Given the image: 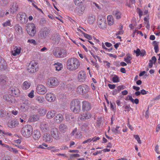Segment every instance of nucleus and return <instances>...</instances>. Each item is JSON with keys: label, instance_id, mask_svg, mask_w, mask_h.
Here are the masks:
<instances>
[{"label": "nucleus", "instance_id": "nucleus-9", "mask_svg": "<svg viewBox=\"0 0 160 160\" xmlns=\"http://www.w3.org/2000/svg\"><path fill=\"white\" fill-rule=\"evenodd\" d=\"M38 65L36 62H32L29 64L27 68L28 71L31 73H34L36 72Z\"/></svg>", "mask_w": 160, "mask_h": 160}, {"label": "nucleus", "instance_id": "nucleus-50", "mask_svg": "<svg viewBox=\"0 0 160 160\" xmlns=\"http://www.w3.org/2000/svg\"><path fill=\"white\" fill-rule=\"evenodd\" d=\"M112 81L114 82H119V79L118 76H115L112 78Z\"/></svg>", "mask_w": 160, "mask_h": 160}, {"label": "nucleus", "instance_id": "nucleus-57", "mask_svg": "<svg viewBox=\"0 0 160 160\" xmlns=\"http://www.w3.org/2000/svg\"><path fill=\"white\" fill-rule=\"evenodd\" d=\"M91 62L92 63L93 65L95 66V67L97 68V69H98L99 67L98 65V64L96 62H94L92 60H91Z\"/></svg>", "mask_w": 160, "mask_h": 160}, {"label": "nucleus", "instance_id": "nucleus-18", "mask_svg": "<svg viewBox=\"0 0 160 160\" xmlns=\"http://www.w3.org/2000/svg\"><path fill=\"white\" fill-rule=\"evenodd\" d=\"M40 127L41 130L43 132H47L49 129L48 123L45 122L41 123Z\"/></svg>", "mask_w": 160, "mask_h": 160}, {"label": "nucleus", "instance_id": "nucleus-49", "mask_svg": "<svg viewBox=\"0 0 160 160\" xmlns=\"http://www.w3.org/2000/svg\"><path fill=\"white\" fill-rule=\"evenodd\" d=\"M8 0H0V4L2 6H5L8 4Z\"/></svg>", "mask_w": 160, "mask_h": 160}, {"label": "nucleus", "instance_id": "nucleus-3", "mask_svg": "<svg viewBox=\"0 0 160 160\" xmlns=\"http://www.w3.org/2000/svg\"><path fill=\"white\" fill-rule=\"evenodd\" d=\"M32 132V127L30 125H25L22 127L21 130L22 135L27 138H28L31 136Z\"/></svg>", "mask_w": 160, "mask_h": 160}, {"label": "nucleus", "instance_id": "nucleus-64", "mask_svg": "<svg viewBox=\"0 0 160 160\" xmlns=\"http://www.w3.org/2000/svg\"><path fill=\"white\" fill-rule=\"evenodd\" d=\"M68 147L67 146L64 145L61 146L60 148V150H67L68 149Z\"/></svg>", "mask_w": 160, "mask_h": 160}, {"label": "nucleus", "instance_id": "nucleus-36", "mask_svg": "<svg viewBox=\"0 0 160 160\" xmlns=\"http://www.w3.org/2000/svg\"><path fill=\"white\" fill-rule=\"evenodd\" d=\"M53 65L54 66L56 70L58 71L61 70L63 67L62 64L58 62L55 63L53 64Z\"/></svg>", "mask_w": 160, "mask_h": 160}, {"label": "nucleus", "instance_id": "nucleus-58", "mask_svg": "<svg viewBox=\"0 0 160 160\" xmlns=\"http://www.w3.org/2000/svg\"><path fill=\"white\" fill-rule=\"evenodd\" d=\"M48 146V145L45 143H42V145L39 146L38 148H40L44 149V147H47Z\"/></svg>", "mask_w": 160, "mask_h": 160}, {"label": "nucleus", "instance_id": "nucleus-31", "mask_svg": "<svg viewBox=\"0 0 160 160\" xmlns=\"http://www.w3.org/2000/svg\"><path fill=\"white\" fill-rule=\"evenodd\" d=\"M56 112L53 110H51L48 111L47 115V118L48 119L52 118L55 116Z\"/></svg>", "mask_w": 160, "mask_h": 160}, {"label": "nucleus", "instance_id": "nucleus-14", "mask_svg": "<svg viewBox=\"0 0 160 160\" xmlns=\"http://www.w3.org/2000/svg\"><path fill=\"white\" fill-rule=\"evenodd\" d=\"M3 101L7 104H10L12 102L13 97L9 94H6L3 96Z\"/></svg>", "mask_w": 160, "mask_h": 160}, {"label": "nucleus", "instance_id": "nucleus-35", "mask_svg": "<svg viewBox=\"0 0 160 160\" xmlns=\"http://www.w3.org/2000/svg\"><path fill=\"white\" fill-rule=\"evenodd\" d=\"M95 20V16L92 14L90 15L89 16L87 21L88 23L92 24L93 23Z\"/></svg>", "mask_w": 160, "mask_h": 160}, {"label": "nucleus", "instance_id": "nucleus-12", "mask_svg": "<svg viewBox=\"0 0 160 160\" xmlns=\"http://www.w3.org/2000/svg\"><path fill=\"white\" fill-rule=\"evenodd\" d=\"M36 92L39 94H44L47 91L46 88L42 84L38 85L36 87Z\"/></svg>", "mask_w": 160, "mask_h": 160}, {"label": "nucleus", "instance_id": "nucleus-59", "mask_svg": "<svg viewBox=\"0 0 160 160\" xmlns=\"http://www.w3.org/2000/svg\"><path fill=\"white\" fill-rule=\"evenodd\" d=\"M83 34L84 37L90 40L91 38V36L90 35L84 33H83Z\"/></svg>", "mask_w": 160, "mask_h": 160}, {"label": "nucleus", "instance_id": "nucleus-7", "mask_svg": "<svg viewBox=\"0 0 160 160\" xmlns=\"http://www.w3.org/2000/svg\"><path fill=\"white\" fill-rule=\"evenodd\" d=\"M89 90V87L86 85L82 84L79 86L77 89V92L80 94H84L88 92Z\"/></svg>", "mask_w": 160, "mask_h": 160}, {"label": "nucleus", "instance_id": "nucleus-26", "mask_svg": "<svg viewBox=\"0 0 160 160\" xmlns=\"http://www.w3.org/2000/svg\"><path fill=\"white\" fill-rule=\"evenodd\" d=\"M29 102H25L21 105L20 108V110L23 112L27 111L29 108Z\"/></svg>", "mask_w": 160, "mask_h": 160}, {"label": "nucleus", "instance_id": "nucleus-22", "mask_svg": "<svg viewBox=\"0 0 160 160\" xmlns=\"http://www.w3.org/2000/svg\"><path fill=\"white\" fill-rule=\"evenodd\" d=\"M9 90L11 92V93L13 96H18L19 94L20 91L17 87H11Z\"/></svg>", "mask_w": 160, "mask_h": 160}, {"label": "nucleus", "instance_id": "nucleus-27", "mask_svg": "<svg viewBox=\"0 0 160 160\" xmlns=\"http://www.w3.org/2000/svg\"><path fill=\"white\" fill-rule=\"evenodd\" d=\"M43 140L48 142H51L53 139L50 135L48 133H46L43 136Z\"/></svg>", "mask_w": 160, "mask_h": 160}, {"label": "nucleus", "instance_id": "nucleus-19", "mask_svg": "<svg viewBox=\"0 0 160 160\" xmlns=\"http://www.w3.org/2000/svg\"><path fill=\"white\" fill-rule=\"evenodd\" d=\"M82 109L83 111H88L90 110L91 108V104L87 101L82 102Z\"/></svg>", "mask_w": 160, "mask_h": 160}, {"label": "nucleus", "instance_id": "nucleus-13", "mask_svg": "<svg viewBox=\"0 0 160 160\" xmlns=\"http://www.w3.org/2000/svg\"><path fill=\"white\" fill-rule=\"evenodd\" d=\"M86 78V75L85 72L83 71H80L78 76V82H83L85 80Z\"/></svg>", "mask_w": 160, "mask_h": 160}, {"label": "nucleus", "instance_id": "nucleus-52", "mask_svg": "<svg viewBox=\"0 0 160 160\" xmlns=\"http://www.w3.org/2000/svg\"><path fill=\"white\" fill-rule=\"evenodd\" d=\"M34 92L33 90H32L31 92L28 94V96L30 98H32L34 97Z\"/></svg>", "mask_w": 160, "mask_h": 160}, {"label": "nucleus", "instance_id": "nucleus-20", "mask_svg": "<svg viewBox=\"0 0 160 160\" xmlns=\"http://www.w3.org/2000/svg\"><path fill=\"white\" fill-rule=\"evenodd\" d=\"M63 119L62 115L60 114H57L53 118L54 122L57 123H60L62 122Z\"/></svg>", "mask_w": 160, "mask_h": 160}, {"label": "nucleus", "instance_id": "nucleus-38", "mask_svg": "<svg viewBox=\"0 0 160 160\" xmlns=\"http://www.w3.org/2000/svg\"><path fill=\"white\" fill-rule=\"evenodd\" d=\"M113 15L116 17L117 19H119L121 18V13L117 10H114L113 12Z\"/></svg>", "mask_w": 160, "mask_h": 160}, {"label": "nucleus", "instance_id": "nucleus-54", "mask_svg": "<svg viewBox=\"0 0 160 160\" xmlns=\"http://www.w3.org/2000/svg\"><path fill=\"white\" fill-rule=\"evenodd\" d=\"M80 157V155L78 154H73L70 155V158L72 159L73 158L78 157Z\"/></svg>", "mask_w": 160, "mask_h": 160}, {"label": "nucleus", "instance_id": "nucleus-45", "mask_svg": "<svg viewBox=\"0 0 160 160\" xmlns=\"http://www.w3.org/2000/svg\"><path fill=\"white\" fill-rule=\"evenodd\" d=\"M83 1L84 0H73L75 5L77 6H80Z\"/></svg>", "mask_w": 160, "mask_h": 160}, {"label": "nucleus", "instance_id": "nucleus-28", "mask_svg": "<svg viewBox=\"0 0 160 160\" xmlns=\"http://www.w3.org/2000/svg\"><path fill=\"white\" fill-rule=\"evenodd\" d=\"M59 129L60 132L64 133L67 131L68 128L66 125L62 123L59 125Z\"/></svg>", "mask_w": 160, "mask_h": 160}, {"label": "nucleus", "instance_id": "nucleus-60", "mask_svg": "<svg viewBox=\"0 0 160 160\" xmlns=\"http://www.w3.org/2000/svg\"><path fill=\"white\" fill-rule=\"evenodd\" d=\"M125 86L123 85H121L120 86H118L117 89L118 91H120L121 89H123L125 88Z\"/></svg>", "mask_w": 160, "mask_h": 160}, {"label": "nucleus", "instance_id": "nucleus-6", "mask_svg": "<svg viewBox=\"0 0 160 160\" xmlns=\"http://www.w3.org/2000/svg\"><path fill=\"white\" fill-rule=\"evenodd\" d=\"M47 86L50 88L57 87L59 84L58 79L56 78H48L46 83Z\"/></svg>", "mask_w": 160, "mask_h": 160}, {"label": "nucleus", "instance_id": "nucleus-2", "mask_svg": "<svg viewBox=\"0 0 160 160\" xmlns=\"http://www.w3.org/2000/svg\"><path fill=\"white\" fill-rule=\"evenodd\" d=\"M71 110L75 114L79 113L81 110L80 102L78 99L72 100L70 104Z\"/></svg>", "mask_w": 160, "mask_h": 160}, {"label": "nucleus", "instance_id": "nucleus-30", "mask_svg": "<svg viewBox=\"0 0 160 160\" xmlns=\"http://www.w3.org/2000/svg\"><path fill=\"white\" fill-rule=\"evenodd\" d=\"M51 39L55 42H59L60 39V35L58 33H54L52 35Z\"/></svg>", "mask_w": 160, "mask_h": 160}, {"label": "nucleus", "instance_id": "nucleus-5", "mask_svg": "<svg viewBox=\"0 0 160 160\" xmlns=\"http://www.w3.org/2000/svg\"><path fill=\"white\" fill-rule=\"evenodd\" d=\"M53 54L57 58H64L66 56L67 52L64 49L56 48L53 51Z\"/></svg>", "mask_w": 160, "mask_h": 160}, {"label": "nucleus", "instance_id": "nucleus-24", "mask_svg": "<svg viewBox=\"0 0 160 160\" xmlns=\"http://www.w3.org/2000/svg\"><path fill=\"white\" fill-rule=\"evenodd\" d=\"M88 123L87 122L83 123L82 125L80 126L81 130L85 132H88L89 128L88 126Z\"/></svg>", "mask_w": 160, "mask_h": 160}, {"label": "nucleus", "instance_id": "nucleus-56", "mask_svg": "<svg viewBox=\"0 0 160 160\" xmlns=\"http://www.w3.org/2000/svg\"><path fill=\"white\" fill-rule=\"evenodd\" d=\"M2 160H11V157L8 155H5L3 157Z\"/></svg>", "mask_w": 160, "mask_h": 160}, {"label": "nucleus", "instance_id": "nucleus-55", "mask_svg": "<svg viewBox=\"0 0 160 160\" xmlns=\"http://www.w3.org/2000/svg\"><path fill=\"white\" fill-rule=\"evenodd\" d=\"M119 128V126H116V127L115 128H113L112 129V132L115 133H118L119 132V130H118V128Z\"/></svg>", "mask_w": 160, "mask_h": 160}, {"label": "nucleus", "instance_id": "nucleus-63", "mask_svg": "<svg viewBox=\"0 0 160 160\" xmlns=\"http://www.w3.org/2000/svg\"><path fill=\"white\" fill-rule=\"evenodd\" d=\"M92 139H91V138H89L87 140L84 141L82 142V143L83 144H85L87 143L90 142H91L92 141Z\"/></svg>", "mask_w": 160, "mask_h": 160}, {"label": "nucleus", "instance_id": "nucleus-42", "mask_svg": "<svg viewBox=\"0 0 160 160\" xmlns=\"http://www.w3.org/2000/svg\"><path fill=\"white\" fill-rule=\"evenodd\" d=\"M38 119L39 118L37 115H33L31 116L29 120L31 122H33L38 121Z\"/></svg>", "mask_w": 160, "mask_h": 160}, {"label": "nucleus", "instance_id": "nucleus-15", "mask_svg": "<svg viewBox=\"0 0 160 160\" xmlns=\"http://www.w3.org/2000/svg\"><path fill=\"white\" fill-rule=\"evenodd\" d=\"M92 117V115L88 112L81 114L79 116V118L82 121L89 119Z\"/></svg>", "mask_w": 160, "mask_h": 160}, {"label": "nucleus", "instance_id": "nucleus-16", "mask_svg": "<svg viewBox=\"0 0 160 160\" xmlns=\"http://www.w3.org/2000/svg\"><path fill=\"white\" fill-rule=\"evenodd\" d=\"M45 98L48 102H52L55 101L56 97L52 93L48 92L46 94Z\"/></svg>", "mask_w": 160, "mask_h": 160}, {"label": "nucleus", "instance_id": "nucleus-10", "mask_svg": "<svg viewBox=\"0 0 160 160\" xmlns=\"http://www.w3.org/2000/svg\"><path fill=\"white\" fill-rule=\"evenodd\" d=\"M51 134L54 139L58 140L60 139V133L57 128H54L51 129Z\"/></svg>", "mask_w": 160, "mask_h": 160}, {"label": "nucleus", "instance_id": "nucleus-51", "mask_svg": "<svg viewBox=\"0 0 160 160\" xmlns=\"http://www.w3.org/2000/svg\"><path fill=\"white\" fill-rule=\"evenodd\" d=\"M134 138L135 139L137 140L138 143L139 144H141L142 143L141 141V140L139 136L138 135H134Z\"/></svg>", "mask_w": 160, "mask_h": 160}, {"label": "nucleus", "instance_id": "nucleus-29", "mask_svg": "<svg viewBox=\"0 0 160 160\" xmlns=\"http://www.w3.org/2000/svg\"><path fill=\"white\" fill-rule=\"evenodd\" d=\"M18 124V122L16 120L9 121L8 122V126L10 128H13L17 126Z\"/></svg>", "mask_w": 160, "mask_h": 160}, {"label": "nucleus", "instance_id": "nucleus-33", "mask_svg": "<svg viewBox=\"0 0 160 160\" xmlns=\"http://www.w3.org/2000/svg\"><path fill=\"white\" fill-rule=\"evenodd\" d=\"M31 85V82L29 81L24 82L22 85V88L23 90H26L29 88Z\"/></svg>", "mask_w": 160, "mask_h": 160}, {"label": "nucleus", "instance_id": "nucleus-11", "mask_svg": "<svg viewBox=\"0 0 160 160\" xmlns=\"http://www.w3.org/2000/svg\"><path fill=\"white\" fill-rule=\"evenodd\" d=\"M98 21V26L101 28L104 29L107 26L106 20V19L102 16L99 17Z\"/></svg>", "mask_w": 160, "mask_h": 160}, {"label": "nucleus", "instance_id": "nucleus-23", "mask_svg": "<svg viewBox=\"0 0 160 160\" xmlns=\"http://www.w3.org/2000/svg\"><path fill=\"white\" fill-rule=\"evenodd\" d=\"M6 62L2 58L0 57V69L2 70H5L7 68Z\"/></svg>", "mask_w": 160, "mask_h": 160}, {"label": "nucleus", "instance_id": "nucleus-17", "mask_svg": "<svg viewBox=\"0 0 160 160\" xmlns=\"http://www.w3.org/2000/svg\"><path fill=\"white\" fill-rule=\"evenodd\" d=\"M49 33V32L48 30L45 28L39 32V35L41 39H44L48 36Z\"/></svg>", "mask_w": 160, "mask_h": 160}, {"label": "nucleus", "instance_id": "nucleus-41", "mask_svg": "<svg viewBox=\"0 0 160 160\" xmlns=\"http://www.w3.org/2000/svg\"><path fill=\"white\" fill-rule=\"evenodd\" d=\"M107 20L108 24L110 25L113 24L114 21L111 15H108L107 17Z\"/></svg>", "mask_w": 160, "mask_h": 160}, {"label": "nucleus", "instance_id": "nucleus-62", "mask_svg": "<svg viewBox=\"0 0 160 160\" xmlns=\"http://www.w3.org/2000/svg\"><path fill=\"white\" fill-rule=\"evenodd\" d=\"M28 42H30L33 44L34 45L36 44V42L35 41L34 39H29L28 41Z\"/></svg>", "mask_w": 160, "mask_h": 160}, {"label": "nucleus", "instance_id": "nucleus-25", "mask_svg": "<svg viewBox=\"0 0 160 160\" xmlns=\"http://www.w3.org/2000/svg\"><path fill=\"white\" fill-rule=\"evenodd\" d=\"M21 50V47L15 46L13 48V50L12 51L11 53L13 56H16L18 55L20 53Z\"/></svg>", "mask_w": 160, "mask_h": 160}, {"label": "nucleus", "instance_id": "nucleus-37", "mask_svg": "<svg viewBox=\"0 0 160 160\" xmlns=\"http://www.w3.org/2000/svg\"><path fill=\"white\" fill-rule=\"evenodd\" d=\"M6 77L4 75H0V85H3L6 82Z\"/></svg>", "mask_w": 160, "mask_h": 160}, {"label": "nucleus", "instance_id": "nucleus-1", "mask_svg": "<svg viewBox=\"0 0 160 160\" xmlns=\"http://www.w3.org/2000/svg\"><path fill=\"white\" fill-rule=\"evenodd\" d=\"M66 65L68 69L73 71L77 70L80 67V62L77 58H71L68 59Z\"/></svg>", "mask_w": 160, "mask_h": 160}, {"label": "nucleus", "instance_id": "nucleus-48", "mask_svg": "<svg viewBox=\"0 0 160 160\" xmlns=\"http://www.w3.org/2000/svg\"><path fill=\"white\" fill-rule=\"evenodd\" d=\"M3 26L4 27H6L7 26H10L11 25V21L8 20L4 22L2 24Z\"/></svg>", "mask_w": 160, "mask_h": 160}, {"label": "nucleus", "instance_id": "nucleus-61", "mask_svg": "<svg viewBox=\"0 0 160 160\" xmlns=\"http://www.w3.org/2000/svg\"><path fill=\"white\" fill-rule=\"evenodd\" d=\"M27 118V116L26 114L22 113V114L21 118L24 119V120L26 121Z\"/></svg>", "mask_w": 160, "mask_h": 160}, {"label": "nucleus", "instance_id": "nucleus-46", "mask_svg": "<svg viewBox=\"0 0 160 160\" xmlns=\"http://www.w3.org/2000/svg\"><path fill=\"white\" fill-rule=\"evenodd\" d=\"M7 149L9 151L15 153H17L18 152V151L16 149L13 148L8 146Z\"/></svg>", "mask_w": 160, "mask_h": 160}, {"label": "nucleus", "instance_id": "nucleus-34", "mask_svg": "<svg viewBox=\"0 0 160 160\" xmlns=\"http://www.w3.org/2000/svg\"><path fill=\"white\" fill-rule=\"evenodd\" d=\"M46 112V109L43 107H41L38 110V112L40 116H44L45 115Z\"/></svg>", "mask_w": 160, "mask_h": 160}, {"label": "nucleus", "instance_id": "nucleus-4", "mask_svg": "<svg viewBox=\"0 0 160 160\" xmlns=\"http://www.w3.org/2000/svg\"><path fill=\"white\" fill-rule=\"evenodd\" d=\"M28 34L31 36H34L36 33V28L35 25L32 23L27 24L25 28Z\"/></svg>", "mask_w": 160, "mask_h": 160}, {"label": "nucleus", "instance_id": "nucleus-39", "mask_svg": "<svg viewBox=\"0 0 160 160\" xmlns=\"http://www.w3.org/2000/svg\"><path fill=\"white\" fill-rule=\"evenodd\" d=\"M14 29L16 32L18 33H21L22 32V28L19 24L16 25L14 27Z\"/></svg>", "mask_w": 160, "mask_h": 160}, {"label": "nucleus", "instance_id": "nucleus-32", "mask_svg": "<svg viewBox=\"0 0 160 160\" xmlns=\"http://www.w3.org/2000/svg\"><path fill=\"white\" fill-rule=\"evenodd\" d=\"M41 134L39 131L38 130H35L33 134L34 139L36 140L38 139L41 137Z\"/></svg>", "mask_w": 160, "mask_h": 160}, {"label": "nucleus", "instance_id": "nucleus-47", "mask_svg": "<svg viewBox=\"0 0 160 160\" xmlns=\"http://www.w3.org/2000/svg\"><path fill=\"white\" fill-rule=\"evenodd\" d=\"M7 114V112L6 111L3 110H0V118H3L5 117Z\"/></svg>", "mask_w": 160, "mask_h": 160}, {"label": "nucleus", "instance_id": "nucleus-40", "mask_svg": "<svg viewBox=\"0 0 160 160\" xmlns=\"http://www.w3.org/2000/svg\"><path fill=\"white\" fill-rule=\"evenodd\" d=\"M36 100L39 103H42L44 101L43 97L42 96H37L35 98Z\"/></svg>", "mask_w": 160, "mask_h": 160}, {"label": "nucleus", "instance_id": "nucleus-43", "mask_svg": "<svg viewBox=\"0 0 160 160\" xmlns=\"http://www.w3.org/2000/svg\"><path fill=\"white\" fill-rule=\"evenodd\" d=\"M127 55V57L124 58V61L127 63H131V60H132V58L131 57L129 53H128Z\"/></svg>", "mask_w": 160, "mask_h": 160}, {"label": "nucleus", "instance_id": "nucleus-21", "mask_svg": "<svg viewBox=\"0 0 160 160\" xmlns=\"http://www.w3.org/2000/svg\"><path fill=\"white\" fill-rule=\"evenodd\" d=\"M19 9L18 4L16 2L13 3L11 5L10 8V12L14 13H16Z\"/></svg>", "mask_w": 160, "mask_h": 160}, {"label": "nucleus", "instance_id": "nucleus-44", "mask_svg": "<svg viewBox=\"0 0 160 160\" xmlns=\"http://www.w3.org/2000/svg\"><path fill=\"white\" fill-rule=\"evenodd\" d=\"M153 44L154 46V49L155 51V52L156 53H157L159 51L158 44L156 41H154L153 42Z\"/></svg>", "mask_w": 160, "mask_h": 160}, {"label": "nucleus", "instance_id": "nucleus-53", "mask_svg": "<svg viewBox=\"0 0 160 160\" xmlns=\"http://www.w3.org/2000/svg\"><path fill=\"white\" fill-rule=\"evenodd\" d=\"M133 52H134L136 53V56L137 57H138L139 55H140L141 51L139 49L137 48L136 50H134Z\"/></svg>", "mask_w": 160, "mask_h": 160}, {"label": "nucleus", "instance_id": "nucleus-8", "mask_svg": "<svg viewBox=\"0 0 160 160\" xmlns=\"http://www.w3.org/2000/svg\"><path fill=\"white\" fill-rule=\"evenodd\" d=\"M17 17L18 20L21 23H26L28 21V17L24 12H19L17 15Z\"/></svg>", "mask_w": 160, "mask_h": 160}]
</instances>
